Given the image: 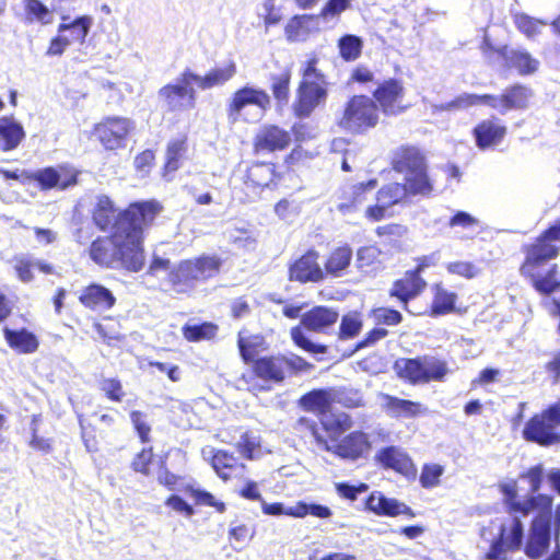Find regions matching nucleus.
I'll return each instance as SVG.
<instances>
[{
    "instance_id": "f257e3e1",
    "label": "nucleus",
    "mask_w": 560,
    "mask_h": 560,
    "mask_svg": "<svg viewBox=\"0 0 560 560\" xmlns=\"http://www.w3.org/2000/svg\"><path fill=\"white\" fill-rule=\"evenodd\" d=\"M161 210V205L153 200L130 205L114 224L112 236L100 237L91 244V259L102 267L120 265L130 271H139L144 265L143 230Z\"/></svg>"
},
{
    "instance_id": "f03ea898",
    "label": "nucleus",
    "mask_w": 560,
    "mask_h": 560,
    "mask_svg": "<svg viewBox=\"0 0 560 560\" xmlns=\"http://www.w3.org/2000/svg\"><path fill=\"white\" fill-rule=\"evenodd\" d=\"M301 422L307 424L318 448L336 454L342 459L354 462L366 457L370 452L371 444L368 434L364 432L355 431L341 441H337L335 435H339L351 427V420L346 413H339L332 418L325 417L323 420V425L329 433V439L318 431L315 423L305 419H302Z\"/></svg>"
},
{
    "instance_id": "7ed1b4c3",
    "label": "nucleus",
    "mask_w": 560,
    "mask_h": 560,
    "mask_svg": "<svg viewBox=\"0 0 560 560\" xmlns=\"http://www.w3.org/2000/svg\"><path fill=\"white\" fill-rule=\"evenodd\" d=\"M512 509L521 511L522 516L535 512L530 523L525 555L530 559H539L550 547L553 529L551 528L552 497L547 494L530 495L523 503H511Z\"/></svg>"
},
{
    "instance_id": "20e7f679",
    "label": "nucleus",
    "mask_w": 560,
    "mask_h": 560,
    "mask_svg": "<svg viewBox=\"0 0 560 560\" xmlns=\"http://www.w3.org/2000/svg\"><path fill=\"white\" fill-rule=\"evenodd\" d=\"M317 57L313 56L303 63L301 69L302 80L293 103L294 114L300 118L308 117L327 100L329 82L327 77L317 69Z\"/></svg>"
},
{
    "instance_id": "39448f33",
    "label": "nucleus",
    "mask_w": 560,
    "mask_h": 560,
    "mask_svg": "<svg viewBox=\"0 0 560 560\" xmlns=\"http://www.w3.org/2000/svg\"><path fill=\"white\" fill-rule=\"evenodd\" d=\"M218 255H201L180 261L170 273L168 281L176 292H188L214 278L221 269Z\"/></svg>"
},
{
    "instance_id": "423d86ee",
    "label": "nucleus",
    "mask_w": 560,
    "mask_h": 560,
    "mask_svg": "<svg viewBox=\"0 0 560 560\" xmlns=\"http://www.w3.org/2000/svg\"><path fill=\"white\" fill-rule=\"evenodd\" d=\"M520 514H511L509 523L481 529V541L489 544V550L485 555L486 560H511L509 551H517L523 545L524 527L518 517Z\"/></svg>"
},
{
    "instance_id": "0eeeda50",
    "label": "nucleus",
    "mask_w": 560,
    "mask_h": 560,
    "mask_svg": "<svg viewBox=\"0 0 560 560\" xmlns=\"http://www.w3.org/2000/svg\"><path fill=\"white\" fill-rule=\"evenodd\" d=\"M560 399L540 413L533 416L524 425L523 438L541 446L560 443Z\"/></svg>"
},
{
    "instance_id": "6e6552de",
    "label": "nucleus",
    "mask_w": 560,
    "mask_h": 560,
    "mask_svg": "<svg viewBox=\"0 0 560 560\" xmlns=\"http://www.w3.org/2000/svg\"><path fill=\"white\" fill-rule=\"evenodd\" d=\"M378 121L375 102L365 95L353 96L346 105L339 126L351 132H363L374 128Z\"/></svg>"
},
{
    "instance_id": "1a4fd4ad",
    "label": "nucleus",
    "mask_w": 560,
    "mask_h": 560,
    "mask_svg": "<svg viewBox=\"0 0 560 560\" xmlns=\"http://www.w3.org/2000/svg\"><path fill=\"white\" fill-rule=\"evenodd\" d=\"M194 72L185 70L174 83L166 84L159 90V97L163 100L172 112L189 110L195 108L197 92L194 88Z\"/></svg>"
},
{
    "instance_id": "9d476101",
    "label": "nucleus",
    "mask_w": 560,
    "mask_h": 560,
    "mask_svg": "<svg viewBox=\"0 0 560 560\" xmlns=\"http://www.w3.org/2000/svg\"><path fill=\"white\" fill-rule=\"evenodd\" d=\"M135 122L126 117H107L94 128V135L107 150L124 148Z\"/></svg>"
},
{
    "instance_id": "9b49d317",
    "label": "nucleus",
    "mask_w": 560,
    "mask_h": 560,
    "mask_svg": "<svg viewBox=\"0 0 560 560\" xmlns=\"http://www.w3.org/2000/svg\"><path fill=\"white\" fill-rule=\"evenodd\" d=\"M271 97L261 89L245 85L236 90L226 104L228 117L232 122L242 117V113L247 106H256L261 115L270 107Z\"/></svg>"
},
{
    "instance_id": "f8f14e48",
    "label": "nucleus",
    "mask_w": 560,
    "mask_h": 560,
    "mask_svg": "<svg viewBox=\"0 0 560 560\" xmlns=\"http://www.w3.org/2000/svg\"><path fill=\"white\" fill-rule=\"evenodd\" d=\"M408 199L409 197L402 183H388L377 190L376 203L366 208L365 217L373 222L381 221L385 219L390 207L404 203Z\"/></svg>"
},
{
    "instance_id": "ddd939ff",
    "label": "nucleus",
    "mask_w": 560,
    "mask_h": 560,
    "mask_svg": "<svg viewBox=\"0 0 560 560\" xmlns=\"http://www.w3.org/2000/svg\"><path fill=\"white\" fill-rule=\"evenodd\" d=\"M31 178L38 183L43 190L58 188L65 190L77 184L78 171L69 164H59L37 170Z\"/></svg>"
},
{
    "instance_id": "4468645a",
    "label": "nucleus",
    "mask_w": 560,
    "mask_h": 560,
    "mask_svg": "<svg viewBox=\"0 0 560 560\" xmlns=\"http://www.w3.org/2000/svg\"><path fill=\"white\" fill-rule=\"evenodd\" d=\"M532 96L529 89L523 85H514L506 89L501 95H482V104L498 109L501 114H505L511 109H522L528 104Z\"/></svg>"
},
{
    "instance_id": "2eb2a0df",
    "label": "nucleus",
    "mask_w": 560,
    "mask_h": 560,
    "mask_svg": "<svg viewBox=\"0 0 560 560\" xmlns=\"http://www.w3.org/2000/svg\"><path fill=\"white\" fill-rule=\"evenodd\" d=\"M291 135L277 125L261 126L254 139V149L257 153H272L289 147Z\"/></svg>"
},
{
    "instance_id": "dca6fc26",
    "label": "nucleus",
    "mask_w": 560,
    "mask_h": 560,
    "mask_svg": "<svg viewBox=\"0 0 560 560\" xmlns=\"http://www.w3.org/2000/svg\"><path fill=\"white\" fill-rule=\"evenodd\" d=\"M392 167L396 173L407 176L428 167L424 154L416 147L402 145L392 154Z\"/></svg>"
},
{
    "instance_id": "f3484780",
    "label": "nucleus",
    "mask_w": 560,
    "mask_h": 560,
    "mask_svg": "<svg viewBox=\"0 0 560 560\" xmlns=\"http://www.w3.org/2000/svg\"><path fill=\"white\" fill-rule=\"evenodd\" d=\"M318 253L316 250H308L289 268V277L292 281L318 282L324 279V270L318 264Z\"/></svg>"
},
{
    "instance_id": "a211bd4d",
    "label": "nucleus",
    "mask_w": 560,
    "mask_h": 560,
    "mask_svg": "<svg viewBox=\"0 0 560 560\" xmlns=\"http://www.w3.org/2000/svg\"><path fill=\"white\" fill-rule=\"evenodd\" d=\"M402 95L404 88L396 80L385 81L374 92V97L385 115H398L405 110L401 105Z\"/></svg>"
},
{
    "instance_id": "6ab92c4d",
    "label": "nucleus",
    "mask_w": 560,
    "mask_h": 560,
    "mask_svg": "<svg viewBox=\"0 0 560 560\" xmlns=\"http://www.w3.org/2000/svg\"><path fill=\"white\" fill-rule=\"evenodd\" d=\"M376 179L366 183H360L351 186L342 192L336 208L342 215H348L359 211L368 200V195L375 189Z\"/></svg>"
},
{
    "instance_id": "aec40b11",
    "label": "nucleus",
    "mask_w": 560,
    "mask_h": 560,
    "mask_svg": "<svg viewBox=\"0 0 560 560\" xmlns=\"http://www.w3.org/2000/svg\"><path fill=\"white\" fill-rule=\"evenodd\" d=\"M366 509L381 516H397L400 514L415 517V512L397 499L387 498L380 491H373L366 500Z\"/></svg>"
},
{
    "instance_id": "412c9836",
    "label": "nucleus",
    "mask_w": 560,
    "mask_h": 560,
    "mask_svg": "<svg viewBox=\"0 0 560 560\" xmlns=\"http://www.w3.org/2000/svg\"><path fill=\"white\" fill-rule=\"evenodd\" d=\"M508 68L515 69L521 75L535 73L539 68V61L523 48H509L506 46L495 50Z\"/></svg>"
},
{
    "instance_id": "4be33fe9",
    "label": "nucleus",
    "mask_w": 560,
    "mask_h": 560,
    "mask_svg": "<svg viewBox=\"0 0 560 560\" xmlns=\"http://www.w3.org/2000/svg\"><path fill=\"white\" fill-rule=\"evenodd\" d=\"M339 318L338 312L326 306H315L301 317L304 328L315 332H326Z\"/></svg>"
},
{
    "instance_id": "5701e85b",
    "label": "nucleus",
    "mask_w": 560,
    "mask_h": 560,
    "mask_svg": "<svg viewBox=\"0 0 560 560\" xmlns=\"http://www.w3.org/2000/svg\"><path fill=\"white\" fill-rule=\"evenodd\" d=\"M79 301L88 308L107 311L115 305L116 299L107 288L93 283L82 289Z\"/></svg>"
},
{
    "instance_id": "b1692460",
    "label": "nucleus",
    "mask_w": 560,
    "mask_h": 560,
    "mask_svg": "<svg viewBox=\"0 0 560 560\" xmlns=\"http://www.w3.org/2000/svg\"><path fill=\"white\" fill-rule=\"evenodd\" d=\"M284 364V355L264 357L253 362V371L264 381L280 383L287 375Z\"/></svg>"
},
{
    "instance_id": "393cba45",
    "label": "nucleus",
    "mask_w": 560,
    "mask_h": 560,
    "mask_svg": "<svg viewBox=\"0 0 560 560\" xmlns=\"http://www.w3.org/2000/svg\"><path fill=\"white\" fill-rule=\"evenodd\" d=\"M505 133V126L501 125L497 119L483 120L474 129L476 144L482 150L499 144Z\"/></svg>"
},
{
    "instance_id": "a878e982",
    "label": "nucleus",
    "mask_w": 560,
    "mask_h": 560,
    "mask_svg": "<svg viewBox=\"0 0 560 560\" xmlns=\"http://www.w3.org/2000/svg\"><path fill=\"white\" fill-rule=\"evenodd\" d=\"M558 254L559 247L539 236L527 249L526 260L522 266V270L537 269L546 261L556 258Z\"/></svg>"
},
{
    "instance_id": "bb28decb",
    "label": "nucleus",
    "mask_w": 560,
    "mask_h": 560,
    "mask_svg": "<svg viewBox=\"0 0 560 560\" xmlns=\"http://www.w3.org/2000/svg\"><path fill=\"white\" fill-rule=\"evenodd\" d=\"M402 183L408 197L430 198L435 192L433 179L429 175V166L404 177Z\"/></svg>"
},
{
    "instance_id": "cd10ccee",
    "label": "nucleus",
    "mask_w": 560,
    "mask_h": 560,
    "mask_svg": "<svg viewBox=\"0 0 560 560\" xmlns=\"http://www.w3.org/2000/svg\"><path fill=\"white\" fill-rule=\"evenodd\" d=\"M427 285V282L417 273L409 270L404 278L397 280L392 290L390 295L398 298L402 303H407L410 299L418 295Z\"/></svg>"
},
{
    "instance_id": "c85d7f7f",
    "label": "nucleus",
    "mask_w": 560,
    "mask_h": 560,
    "mask_svg": "<svg viewBox=\"0 0 560 560\" xmlns=\"http://www.w3.org/2000/svg\"><path fill=\"white\" fill-rule=\"evenodd\" d=\"M318 30V16L295 15L285 25L284 33L290 42H304L312 32Z\"/></svg>"
},
{
    "instance_id": "c756f323",
    "label": "nucleus",
    "mask_w": 560,
    "mask_h": 560,
    "mask_svg": "<svg viewBox=\"0 0 560 560\" xmlns=\"http://www.w3.org/2000/svg\"><path fill=\"white\" fill-rule=\"evenodd\" d=\"M236 73V65L233 61L228 62L223 67L211 69L205 75L194 72L195 84L200 90H210L215 86H222L229 82Z\"/></svg>"
},
{
    "instance_id": "7c9ffc66",
    "label": "nucleus",
    "mask_w": 560,
    "mask_h": 560,
    "mask_svg": "<svg viewBox=\"0 0 560 560\" xmlns=\"http://www.w3.org/2000/svg\"><path fill=\"white\" fill-rule=\"evenodd\" d=\"M383 407L392 417L412 418L427 412V409L419 402L400 399L390 395H383Z\"/></svg>"
},
{
    "instance_id": "2f4dec72",
    "label": "nucleus",
    "mask_w": 560,
    "mask_h": 560,
    "mask_svg": "<svg viewBox=\"0 0 560 560\" xmlns=\"http://www.w3.org/2000/svg\"><path fill=\"white\" fill-rule=\"evenodd\" d=\"M352 260V249L349 245L338 246L331 250L325 261L324 275L342 277Z\"/></svg>"
},
{
    "instance_id": "473e14b6",
    "label": "nucleus",
    "mask_w": 560,
    "mask_h": 560,
    "mask_svg": "<svg viewBox=\"0 0 560 560\" xmlns=\"http://www.w3.org/2000/svg\"><path fill=\"white\" fill-rule=\"evenodd\" d=\"M202 453L205 456L212 457V467L223 480H229L237 474L234 471L237 469L236 459L232 454L225 451H214V448H203Z\"/></svg>"
},
{
    "instance_id": "72a5a7b5",
    "label": "nucleus",
    "mask_w": 560,
    "mask_h": 560,
    "mask_svg": "<svg viewBox=\"0 0 560 560\" xmlns=\"http://www.w3.org/2000/svg\"><path fill=\"white\" fill-rule=\"evenodd\" d=\"M25 133L23 127L12 118L0 119V148L3 151L15 149Z\"/></svg>"
},
{
    "instance_id": "f704fd0d",
    "label": "nucleus",
    "mask_w": 560,
    "mask_h": 560,
    "mask_svg": "<svg viewBox=\"0 0 560 560\" xmlns=\"http://www.w3.org/2000/svg\"><path fill=\"white\" fill-rule=\"evenodd\" d=\"M3 332L9 346L21 353H33L38 348L36 336L25 329L12 330L4 328Z\"/></svg>"
},
{
    "instance_id": "c9c22d12",
    "label": "nucleus",
    "mask_w": 560,
    "mask_h": 560,
    "mask_svg": "<svg viewBox=\"0 0 560 560\" xmlns=\"http://www.w3.org/2000/svg\"><path fill=\"white\" fill-rule=\"evenodd\" d=\"M376 458L384 467L392 468L398 472H407L411 465L410 458L396 446L382 448L377 453Z\"/></svg>"
},
{
    "instance_id": "e433bc0d",
    "label": "nucleus",
    "mask_w": 560,
    "mask_h": 560,
    "mask_svg": "<svg viewBox=\"0 0 560 560\" xmlns=\"http://www.w3.org/2000/svg\"><path fill=\"white\" fill-rule=\"evenodd\" d=\"M122 213L117 214L112 200L106 196H101L97 198V203L93 211V220L101 230H106L109 226L114 228V224Z\"/></svg>"
},
{
    "instance_id": "4c0bfd02",
    "label": "nucleus",
    "mask_w": 560,
    "mask_h": 560,
    "mask_svg": "<svg viewBox=\"0 0 560 560\" xmlns=\"http://www.w3.org/2000/svg\"><path fill=\"white\" fill-rule=\"evenodd\" d=\"M237 346L243 360L248 363L255 361L254 358L259 351L267 348L266 340L261 335L246 336L244 331L238 332Z\"/></svg>"
},
{
    "instance_id": "58836bf2",
    "label": "nucleus",
    "mask_w": 560,
    "mask_h": 560,
    "mask_svg": "<svg viewBox=\"0 0 560 560\" xmlns=\"http://www.w3.org/2000/svg\"><path fill=\"white\" fill-rule=\"evenodd\" d=\"M556 268V265H551L545 275L538 272L537 269L522 271L530 277L534 288L539 293L550 294L560 287V282L555 277Z\"/></svg>"
},
{
    "instance_id": "ea45409f",
    "label": "nucleus",
    "mask_w": 560,
    "mask_h": 560,
    "mask_svg": "<svg viewBox=\"0 0 560 560\" xmlns=\"http://www.w3.org/2000/svg\"><path fill=\"white\" fill-rule=\"evenodd\" d=\"M482 95L463 93L451 102L443 104H430L431 113L438 114L440 112H456L466 109L471 106L482 104Z\"/></svg>"
},
{
    "instance_id": "a19ab883",
    "label": "nucleus",
    "mask_w": 560,
    "mask_h": 560,
    "mask_svg": "<svg viewBox=\"0 0 560 560\" xmlns=\"http://www.w3.org/2000/svg\"><path fill=\"white\" fill-rule=\"evenodd\" d=\"M273 177L275 172L270 164H256L248 170L245 185L253 189L268 187L273 182Z\"/></svg>"
},
{
    "instance_id": "79ce46f5",
    "label": "nucleus",
    "mask_w": 560,
    "mask_h": 560,
    "mask_svg": "<svg viewBox=\"0 0 560 560\" xmlns=\"http://www.w3.org/2000/svg\"><path fill=\"white\" fill-rule=\"evenodd\" d=\"M331 402V395L326 389H314L300 399V405L307 411L323 413Z\"/></svg>"
},
{
    "instance_id": "37998d69",
    "label": "nucleus",
    "mask_w": 560,
    "mask_h": 560,
    "mask_svg": "<svg viewBox=\"0 0 560 560\" xmlns=\"http://www.w3.org/2000/svg\"><path fill=\"white\" fill-rule=\"evenodd\" d=\"M399 375L411 383H427L421 357L402 359L396 363Z\"/></svg>"
},
{
    "instance_id": "c03bdc74",
    "label": "nucleus",
    "mask_w": 560,
    "mask_h": 560,
    "mask_svg": "<svg viewBox=\"0 0 560 560\" xmlns=\"http://www.w3.org/2000/svg\"><path fill=\"white\" fill-rule=\"evenodd\" d=\"M92 25V18L90 16H80L75 19L71 23H61L58 26V33H66L69 32L71 38H69L71 42H79L83 43L85 37L89 34V31Z\"/></svg>"
},
{
    "instance_id": "a18cd8bd",
    "label": "nucleus",
    "mask_w": 560,
    "mask_h": 560,
    "mask_svg": "<svg viewBox=\"0 0 560 560\" xmlns=\"http://www.w3.org/2000/svg\"><path fill=\"white\" fill-rule=\"evenodd\" d=\"M425 382L429 381H440L442 380L448 372L447 363L444 360H441L433 355H423L421 357Z\"/></svg>"
},
{
    "instance_id": "49530a36",
    "label": "nucleus",
    "mask_w": 560,
    "mask_h": 560,
    "mask_svg": "<svg viewBox=\"0 0 560 560\" xmlns=\"http://www.w3.org/2000/svg\"><path fill=\"white\" fill-rule=\"evenodd\" d=\"M456 294L448 292L441 285L435 287L434 300L432 303V312L435 315L450 313L454 310Z\"/></svg>"
},
{
    "instance_id": "de8ad7c7",
    "label": "nucleus",
    "mask_w": 560,
    "mask_h": 560,
    "mask_svg": "<svg viewBox=\"0 0 560 560\" xmlns=\"http://www.w3.org/2000/svg\"><path fill=\"white\" fill-rule=\"evenodd\" d=\"M186 149V139L184 138L172 140L168 143L166 150V171L174 172L179 167V160L184 156Z\"/></svg>"
},
{
    "instance_id": "09e8293b",
    "label": "nucleus",
    "mask_w": 560,
    "mask_h": 560,
    "mask_svg": "<svg viewBox=\"0 0 560 560\" xmlns=\"http://www.w3.org/2000/svg\"><path fill=\"white\" fill-rule=\"evenodd\" d=\"M340 56L345 60H355L362 50V40L355 35H345L339 39Z\"/></svg>"
},
{
    "instance_id": "8fccbe9b",
    "label": "nucleus",
    "mask_w": 560,
    "mask_h": 560,
    "mask_svg": "<svg viewBox=\"0 0 560 560\" xmlns=\"http://www.w3.org/2000/svg\"><path fill=\"white\" fill-rule=\"evenodd\" d=\"M362 328V320L358 313H349L341 318L339 338L342 340L355 337Z\"/></svg>"
},
{
    "instance_id": "3c124183",
    "label": "nucleus",
    "mask_w": 560,
    "mask_h": 560,
    "mask_svg": "<svg viewBox=\"0 0 560 560\" xmlns=\"http://www.w3.org/2000/svg\"><path fill=\"white\" fill-rule=\"evenodd\" d=\"M25 14L28 22L38 21L43 24L50 22L49 9L39 0H25Z\"/></svg>"
},
{
    "instance_id": "603ef678",
    "label": "nucleus",
    "mask_w": 560,
    "mask_h": 560,
    "mask_svg": "<svg viewBox=\"0 0 560 560\" xmlns=\"http://www.w3.org/2000/svg\"><path fill=\"white\" fill-rule=\"evenodd\" d=\"M293 513L294 517L299 518L305 517L306 515H312L318 518H328L332 514L331 510L326 505L306 503L302 501L295 504V511Z\"/></svg>"
},
{
    "instance_id": "864d4df0",
    "label": "nucleus",
    "mask_w": 560,
    "mask_h": 560,
    "mask_svg": "<svg viewBox=\"0 0 560 560\" xmlns=\"http://www.w3.org/2000/svg\"><path fill=\"white\" fill-rule=\"evenodd\" d=\"M290 79L291 75L289 72L272 78L271 90L279 104H287L289 101Z\"/></svg>"
},
{
    "instance_id": "5fc2aeb1",
    "label": "nucleus",
    "mask_w": 560,
    "mask_h": 560,
    "mask_svg": "<svg viewBox=\"0 0 560 560\" xmlns=\"http://www.w3.org/2000/svg\"><path fill=\"white\" fill-rule=\"evenodd\" d=\"M515 24L520 32L526 37L533 38L540 33L541 28L546 26L542 21L533 19L526 14H518L515 16Z\"/></svg>"
},
{
    "instance_id": "6e6d98bb",
    "label": "nucleus",
    "mask_w": 560,
    "mask_h": 560,
    "mask_svg": "<svg viewBox=\"0 0 560 560\" xmlns=\"http://www.w3.org/2000/svg\"><path fill=\"white\" fill-rule=\"evenodd\" d=\"M381 252L375 246H365L358 250L357 264L358 268L364 271L374 268L380 262Z\"/></svg>"
},
{
    "instance_id": "4d7b16f0",
    "label": "nucleus",
    "mask_w": 560,
    "mask_h": 560,
    "mask_svg": "<svg viewBox=\"0 0 560 560\" xmlns=\"http://www.w3.org/2000/svg\"><path fill=\"white\" fill-rule=\"evenodd\" d=\"M444 474V467L439 464H425L420 475V483L423 488H434L439 486L440 478Z\"/></svg>"
},
{
    "instance_id": "13d9d810",
    "label": "nucleus",
    "mask_w": 560,
    "mask_h": 560,
    "mask_svg": "<svg viewBox=\"0 0 560 560\" xmlns=\"http://www.w3.org/2000/svg\"><path fill=\"white\" fill-rule=\"evenodd\" d=\"M215 326L212 324H201V325H187L183 328V334L185 338L189 341H198L201 339L211 338L215 334Z\"/></svg>"
},
{
    "instance_id": "bf43d9fd",
    "label": "nucleus",
    "mask_w": 560,
    "mask_h": 560,
    "mask_svg": "<svg viewBox=\"0 0 560 560\" xmlns=\"http://www.w3.org/2000/svg\"><path fill=\"white\" fill-rule=\"evenodd\" d=\"M291 338L294 343L303 350L312 353H325L326 347L322 345L313 343L308 340L301 327H293L291 329Z\"/></svg>"
},
{
    "instance_id": "052dcab7",
    "label": "nucleus",
    "mask_w": 560,
    "mask_h": 560,
    "mask_svg": "<svg viewBox=\"0 0 560 560\" xmlns=\"http://www.w3.org/2000/svg\"><path fill=\"white\" fill-rule=\"evenodd\" d=\"M373 317L377 324H384L387 326L397 325L402 319V316L398 311L387 307L375 308L373 311Z\"/></svg>"
},
{
    "instance_id": "680f3d73",
    "label": "nucleus",
    "mask_w": 560,
    "mask_h": 560,
    "mask_svg": "<svg viewBox=\"0 0 560 560\" xmlns=\"http://www.w3.org/2000/svg\"><path fill=\"white\" fill-rule=\"evenodd\" d=\"M446 269L450 273L457 275L467 279L475 278L479 269L468 261H453L447 264Z\"/></svg>"
},
{
    "instance_id": "e2e57ef3",
    "label": "nucleus",
    "mask_w": 560,
    "mask_h": 560,
    "mask_svg": "<svg viewBox=\"0 0 560 560\" xmlns=\"http://www.w3.org/2000/svg\"><path fill=\"white\" fill-rule=\"evenodd\" d=\"M100 387L105 395L114 401H121L124 397L121 383L116 378H104L100 383Z\"/></svg>"
},
{
    "instance_id": "0e129e2a",
    "label": "nucleus",
    "mask_w": 560,
    "mask_h": 560,
    "mask_svg": "<svg viewBox=\"0 0 560 560\" xmlns=\"http://www.w3.org/2000/svg\"><path fill=\"white\" fill-rule=\"evenodd\" d=\"M369 486L366 483H359L358 486H352L346 482L336 483L337 493L350 501L357 500L360 493L366 492Z\"/></svg>"
},
{
    "instance_id": "69168bd1",
    "label": "nucleus",
    "mask_w": 560,
    "mask_h": 560,
    "mask_svg": "<svg viewBox=\"0 0 560 560\" xmlns=\"http://www.w3.org/2000/svg\"><path fill=\"white\" fill-rule=\"evenodd\" d=\"M258 445L257 439L246 432L241 435L237 442V450L244 457L252 459L254 457V451Z\"/></svg>"
},
{
    "instance_id": "338daca9",
    "label": "nucleus",
    "mask_w": 560,
    "mask_h": 560,
    "mask_svg": "<svg viewBox=\"0 0 560 560\" xmlns=\"http://www.w3.org/2000/svg\"><path fill=\"white\" fill-rule=\"evenodd\" d=\"M130 419L141 441L143 443L148 442L151 429L145 422V416L141 411H132L130 415Z\"/></svg>"
},
{
    "instance_id": "774afa93",
    "label": "nucleus",
    "mask_w": 560,
    "mask_h": 560,
    "mask_svg": "<svg viewBox=\"0 0 560 560\" xmlns=\"http://www.w3.org/2000/svg\"><path fill=\"white\" fill-rule=\"evenodd\" d=\"M350 0H328L325 7L322 9L318 15L327 19L328 16L339 15L341 12L348 9Z\"/></svg>"
}]
</instances>
